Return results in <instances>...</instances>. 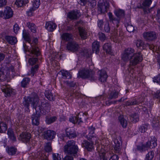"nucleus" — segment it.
I'll return each instance as SVG.
<instances>
[{
  "instance_id": "nucleus-1",
  "label": "nucleus",
  "mask_w": 160,
  "mask_h": 160,
  "mask_svg": "<svg viewBox=\"0 0 160 160\" xmlns=\"http://www.w3.org/2000/svg\"><path fill=\"white\" fill-rule=\"evenodd\" d=\"M122 59L127 62L130 60L129 65L131 66H135L143 60L141 52L135 53L134 50L132 48H128L124 50Z\"/></svg>"
},
{
  "instance_id": "nucleus-2",
  "label": "nucleus",
  "mask_w": 160,
  "mask_h": 160,
  "mask_svg": "<svg viewBox=\"0 0 160 160\" xmlns=\"http://www.w3.org/2000/svg\"><path fill=\"white\" fill-rule=\"evenodd\" d=\"M78 151V147L74 141H68L64 147L65 152L72 156L75 157Z\"/></svg>"
},
{
  "instance_id": "nucleus-3",
  "label": "nucleus",
  "mask_w": 160,
  "mask_h": 160,
  "mask_svg": "<svg viewBox=\"0 0 160 160\" xmlns=\"http://www.w3.org/2000/svg\"><path fill=\"white\" fill-rule=\"evenodd\" d=\"M99 155V160H108L109 157L110 158L109 160H118V157L117 155L114 154L112 150L106 151L105 149H102L98 151Z\"/></svg>"
},
{
  "instance_id": "nucleus-4",
  "label": "nucleus",
  "mask_w": 160,
  "mask_h": 160,
  "mask_svg": "<svg viewBox=\"0 0 160 160\" xmlns=\"http://www.w3.org/2000/svg\"><path fill=\"white\" fill-rule=\"evenodd\" d=\"M32 97H28L26 98H25L23 104L24 106L28 108L30 104H31L33 108L36 109V106L39 101V98L37 94L35 92L32 93Z\"/></svg>"
},
{
  "instance_id": "nucleus-5",
  "label": "nucleus",
  "mask_w": 160,
  "mask_h": 160,
  "mask_svg": "<svg viewBox=\"0 0 160 160\" xmlns=\"http://www.w3.org/2000/svg\"><path fill=\"white\" fill-rule=\"evenodd\" d=\"M95 73V72L93 70L83 68L79 71L78 77L83 78H88L91 81H94L96 79L94 76Z\"/></svg>"
},
{
  "instance_id": "nucleus-6",
  "label": "nucleus",
  "mask_w": 160,
  "mask_h": 160,
  "mask_svg": "<svg viewBox=\"0 0 160 160\" xmlns=\"http://www.w3.org/2000/svg\"><path fill=\"white\" fill-rule=\"evenodd\" d=\"M37 39H35L31 43V47L29 50V56L31 57H38L40 56L41 54L39 48L38 47L37 44L38 43Z\"/></svg>"
},
{
  "instance_id": "nucleus-7",
  "label": "nucleus",
  "mask_w": 160,
  "mask_h": 160,
  "mask_svg": "<svg viewBox=\"0 0 160 160\" xmlns=\"http://www.w3.org/2000/svg\"><path fill=\"white\" fill-rule=\"evenodd\" d=\"M157 146L156 141H148L146 145L142 144L141 146H137L138 149L140 152H144L148 150V147L153 148Z\"/></svg>"
},
{
  "instance_id": "nucleus-8",
  "label": "nucleus",
  "mask_w": 160,
  "mask_h": 160,
  "mask_svg": "<svg viewBox=\"0 0 160 160\" xmlns=\"http://www.w3.org/2000/svg\"><path fill=\"white\" fill-rule=\"evenodd\" d=\"M109 7V3L106 0H100L98 2V9L101 13L107 12Z\"/></svg>"
},
{
  "instance_id": "nucleus-9",
  "label": "nucleus",
  "mask_w": 160,
  "mask_h": 160,
  "mask_svg": "<svg viewBox=\"0 0 160 160\" xmlns=\"http://www.w3.org/2000/svg\"><path fill=\"white\" fill-rule=\"evenodd\" d=\"M144 38L146 41H152L157 38L156 33L154 31L145 32L143 34Z\"/></svg>"
},
{
  "instance_id": "nucleus-10",
  "label": "nucleus",
  "mask_w": 160,
  "mask_h": 160,
  "mask_svg": "<svg viewBox=\"0 0 160 160\" xmlns=\"http://www.w3.org/2000/svg\"><path fill=\"white\" fill-rule=\"evenodd\" d=\"M67 49L72 52H75L78 50L79 48L78 44L74 41L69 42L67 45Z\"/></svg>"
},
{
  "instance_id": "nucleus-11",
  "label": "nucleus",
  "mask_w": 160,
  "mask_h": 160,
  "mask_svg": "<svg viewBox=\"0 0 160 160\" xmlns=\"http://www.w3.org/2000/svg\"><path fill=\"white\" fill-rule=\"evenodd\" d=\"M67 17L71 20H76L80 17V14L78 10H72L68 12Z\"/></svg>"
},
{
  "instance_id": "nucleus-12",
  "label": "nucleus",
  "mask_w": 160,
  "mask_h": 160,
  "mask_svg": "<svg viewBox=\"0 0 160 160\" xmlns=\"http://www.w3.org/2000/svg\"><path fill=\"white\" fill-rule=\"evenodd\" d=\"M7 80V82L10 80L9 73L5 70L0 71V81L3 82Z\"/></svg>"
},
{
  "instance_id": "nucleus-13",
  "label": "nucleus",
  "mask_w": 160,
  "mask_h": 160,
  "mask_svg": "<svg viewBox=\"0 0 160 160\" xmlns=\"http://www.w3.org/2000/svg\"><path fill=\"white\" fill-rule=\"evenodd\" d=\"M142 101L141 98H133L131 100H128L125 102V105L127 106L138 105Z\"/></svg>"
},
{
  "instance_id": "nucleus-14",
  "label": "nucleus",
  "mask_w": 160,
  "mask_h": 160,
  "mask_svg": "<svg viewBox=\"0 0 160 160\" xmlns=\"http://www.w3.org/2000/svg\"><path fill=\"white\" fill-rule=\"evenodd\" d=\"M99 75V80L101 82H104L106 81L108 76L106 71L104 70H101L98 72Z\"/></svg>"
},
{
  "instance_id": "nucleus-15",
  "label": "nucleus",
  "mask_w": 160,
  "mask_h": 160,
  "mask_svg": "<svg viewBox=\"0 0 160 160\" xmlns=\"http://www.w3.org/2000/svg\"><path fill=\"white\" fill-rule=\"evenodd\" d=\"M66 136L69 139L74 138L77 137V135L73 128H68L66 129Z\"/></svg>"
},
{
  "instance_id": "nucleus-16",
  "label": "nucleus",
  "mask_w": 160,
  "mask_h": 160,
  "mask_svg": "<svg viewBox=\"0 0 160 160\" xmlns=\"http://www.w3.org/2000/svg\"><path fill=\"white\" fill-rule=\"evenodd\" d=\"M4 11V18L5 19H9L12 17L13 14V11L10 7H6Z\"/></svg>"
},
{
  "instance_id": "nucleus-17",
  "label": "nucleus",
  "mask_w": 160,
  "mask_h": 160,
  "mask_svg": "<svg viewBox=\"0 0 160 160\" xmlns=\"http://www.w3.org/2000/svg\"><path fill=\"white\" fill-rule=\"evenodd\" d=\"M108 14L109 17L110 22H112L118 28V23H119L120 20V19L119 18H116L114 17L112 13L111 12L108 13Z\"/></svg>"
},
{
  "instance_id": "nucleus-18",
  "label": "nucleus",
  "mask_w": 160,
  "mask_h": 160,
  "mask_svg": "<svg viewBox=\"0 0 160 160\" xmlns=\"http://www.w3.org/2000/svg\"><path fill=\"white\" fill-rule=\"evenodd\" d=\"M1 89L2 91L4 93L6 97L10 96L12 92V88L9 85L3 86Z\"/></svg>"
},
{
  "instance_id": "nucleus-19",
  "label": "nucleus",
  "mask_w": 160,
  "mask_h": 160,
  "mask_svg": "<svg viewBox=\"0 0 160 160\" xmlns=\"http://www.w3.org/2000/svg\"><path fill=\"white\" fill-rule=\"evenodd\" d=\"M56 135V132L53 131L48 130L45 134L44 138L48 140H52L54 138Z\"/></svg>"
},
{
  "instance_id": "nucleus-20",
  "label": "nucleus",
  "mask_w": 160,
  "mask_h": 160,
  "mask_svg": "<svg viewBox=\"0 0 160 160\" xmlns=\"http://www.w3.org/2000/svg\"><path fill=\"white\" fill-rule=\"evenodd\" d=\"M118 95L119 92L115 90H113L109 91L107 97L109 99H114L118 98Z\"/></svg>"
},
{
  "instance_id": "nucleus-21",
  "label": "nucleus",
  "mask_w": 160,
  "mask_h": 160,
  "mask_svg": "<svg viewBox=\"0 0 160 160\" xmlns=\"http://www.w3.org/2000/svg\"><path fill=\"white\" fill-rule=\"evenodd\" d=\"M57 27V25L53 22H47L46 24V28L49 32H52Z\"/></svg>"
},
{
  "instance_id": "nucleus-22",
  "label": "nucleus",
  "mask_w": 160,
  "mask_h": 160,
  "mask_svg": "<svg viewBox=\"0 0 160 160\" xmlns=\"http://www.w3.org/2000/svg\"><path fill=\"white\" fill-rule=\"evenodd\" d=\"M88 113L87 112L83 113L80 112L78 115V118L79 120V124L83 122V120L86 121L88 119Z\"/></svg>"
},
{
  "instance_id": "nucleus-23",
  "label": "nucleus",
  "mask_w": 160,
  "mask_h": 160,
  "mask_svg": "<svg viewBox=\"0 0 160 160\" xmlns=\"http://www.w3.org/2000/svg\"><path fill=\"white\" fill-rule=\"evenodd\" d=\"M152 2V1L151 0H144L143 2V6L145 7H146L145 8H143V11L145 13H148L150 12L148 7H149Z\"/></svg>"
},
{
  "instance_id": "nucleus-24",
  "label": "nucleus",
  "mask_w": 160,
  "mask_h": 160,
  "mask_svg": "<svg viewBox=\"0 0 160 160\" xmlns=\"http://www.w3.org/2000/svg\"><path fill=\"white\" fill-rule=\"evenodd\" d=\"M5 38L9 43L12 45H14L17 42V38L12 36H7Z\"/></svg>"
},
{
  "instance_id": "nucleus-25",
  "label": "nucleus",
  "mask_w": 160,
  "mask_h": 160,
  "mask_svg": "<svg viewBox=\"0 0 160 160\" xmlns=\"http://www.w3.org/2000/svg\"><path fill=\"white\" fill-rule=\"evenodd\" d=\"M26 26L31 32L34 33L36 32L37 27L34 23L30 22H28L26 23Z\"/></svg>"
},
{
  "instance_id": "nucleus-26",
  "label": "nucleus",
  "mask_w": 160,
  "mask_h": 160,
  "mask_svg": "<svg viewBox=\"0 0 160 160\" xmlns=\"http://www.w3.org/2000/svg\"><path fill=\"white\" fill-rule=\"evenodd\" d=\"M82 144L83 146L88 151H91L93 148V143L92 141H84Z\"/></svg>"
},
{
  "instance_id": "nucleus-27",
  "label": "nucleus",
  "mask_w": 160,
  "mask_h": 160,
  "mask_svg": "<svg viewBox=\"0 0 160 160\" xmlns=\"http://www.w3.org/2000/svg\"><path fill=\"white\" fill-rule=\"evenodd\" d=\"M31 138V135L27 132H22L19 135V139L25 140H30Z\"/></svg>"
},
{
  "instance_id": "nucleus-28",
  "label": "nucleus",
  "mask_w": 160,
  "mask_h": 160,
  "mask_svg": "<svg viewBox=\"0 0 160 160\" xmlns=\"http://www.w3.org/2000/svg\"><path fill=\"white\" fill-rule=\"evenodd\" d=\"M115 144L114 152L116 153H119L121 151V141H114Z\"/></svg>"
},
{
  "instance_id": "nucleus-29",
  "label": "nucleus",
  "mask_w": 160,
  "mask_h": 160,
  "mask_svg": "<svg viewBox=\"0 0 160 160\" xmlns=\"http://www.w3.org/2000/svg\"><path fill=\"white\" fill-rule=\"evenodd\" d=\"M92 50L93 51H95L96 54H98L99 51V42L96 41L93 42L92 45Z\"/></svg>"
},
{
  "instance_id": "nucleus-30",
  "label": "nucleus",
  "mask_w": 160,
  "mask_h": 160,
  "mask_svg": "<svg viewBox=\"0 0 160 160\" xmlns=\"http://www.w3.org/2000/svg\"><path fill=\"white\" fill-rule=\"evenodd\" d=\"M80 36L81 38L83 39H85L87 38V33L85 30L80 27L78 28Z\"/></svg>"
},
{
  "instance_id": "nucleus-31",
  "label": "nucleus",
  "mask_w": 160,
  "mask_h": 160,
  "mask_svg": "<svg viewBox=\"0 0 160 160\" xmlns=\"http://www.w3.org/2000/svg\"><path fill=\"white\" fill-rule=\"evenodd\" d=\"M17 148L13 147H8L6 149L7 152L8 154L11 155H13L15 154L17 152Z\"/></svg>"
},
{
  "instance_id": "nucleus-32",
  "label": "nucleus",
  "mask_w": 160,
  "mask_h": 160,
  "mask_svg": "<svg viewBox=\"0 0 160 160\" xmlns=\"http://www.w3.org/2000/svg\"><path fill=\"white\" fill-rule=\"evenodd\" d=\"M62 40L65 41H68L72 39V36L68 33H64L61 36Z\"/></svg>"
},
{
  "instance_id": "nucleus-33",
  "label": "nucleus",
  "mask_w": 160,
  "mask_h": 160,
  "mask_svg": "<svg viewBox=\"0 0 160 160\" xmlns=\"http://www.w3.org/2000/svg\"><path fill=\"white\" fill-rule=\"evenodd\" d=\"M88 129L90 131L89 134L86 136V138L88 140L90 139H92V138H93V136L91 135L93 134L94 132L95 128L93 127V126H91L90 127L88 128Z\"/></svg>"
},
{
  "instance_id": "nucleus-34",
  "label": "nucleus",
  "mask_w": 160,
  "mask_h": 160,
  "mask_svg": "<svg viewBox=\"0 0 160 160\" xmlns=\"http://www.w3.org/2000/svg\"><path fill=\"white\" fill-rule=\"evenodd\" d=\"M28 2V0H16L15 4L18 7H21L25 5Z\"/></svg>"
},
{
  "instance_id": "nucleus-35",
  "label": "nucleus",
  "mask_w": 160,
  "mask_h": 160,
  "mask_svg": "<svg viewBox=\"0 0 160 160\" xmlns=\"http://www.w3.org/2000/svg\"><path fill=\"white\" fill-rule=\"evenodd\" d=\"M32 123L33 125L38 126L39 124V118L37 115L33 114L32 117Z\"/></svg>"
},
{
  "instance_id": "nucleus-36",
  "label": "nucleus",
  "mask_w": 160,
  "mask_h": 160,
  "mask_svg": "<svg viewBox=\"0 0 160 160\" xmlns=\"http://www.w3.org/2000/svg\"><path fill=\"white\" fill-rule=\"evenodd\" d=\"M130 119L131 122L133 123L138 122L139 120L138 114L136 113H134L130 115Z\"/></svg>"
},
{
  "instance_id": "nucleus-37",
  "label": "nucleus",
  "mask_w": 160,
  "mask_h": 160,
  "mask_svg": "<svg viewBox=\"0 0 160 160\" xmlns=\"http://www.w3.org/2000/svg\"><path fill=\"white\" fill-rule=\"evenodd\" d=\"M45 95L47 98L50 101H53L55 99L54 96L52 94L51 92L49 90L45 92Z\"/></svg>"
},
{
  "instance_id": "nucleus-38",
  "label": "nucleus",
  "mask_w": 160,
  "mask_h": 160,
  "mask_svg": "<svg viewBox=\"0 0 160 160\" xmlns=\"http://www.w3.org/2000/svg\"><path fill=\"white\" fill-rule=\"evenodd\" d=\"M114 13L115 15L119 18L123 17L125 15L124 11L121 9L116 11Z\"/></svg>"
},
{
  "instance_id": "nucleus-39",
  "label": "nucleus",
  "mask_w": 160,
  "mask_h": 160,
  "mask_svg": "<svg viewBox=\"0 0 160 160\" xmlns=\"http://www.w3.org/2000/svg\"><path fill=\"white\" fill-rule=\"evenodd\" d=\"M30 79L28 78H25L21 82V86L23 88L26 87L30 82Z\"/></svg>"
},
{
  "instance_id": "nucleus-40",
  "label": "nucleus",
  "mask_w": 160,
  "mask_h": 160,
  "mask_svg": "<svg viewBox=\"0 0 160 160\" xmlns=\"http://www.w3.org/2000/svg\"><path fill=\"white\" fill-rule=\"evenodd\" d=\"M23 37L26 41L30 43L31 40L29 33L25 30H23Z\"/></svg>"
},
{
  "instance_id": "nucleus-41",
  "label": "nucleus",
  "mask_w": 160,
  "mask_h": 160,
  "mask_svg": "<svg viewBox=\"0 0 160 160\" xmlns=\"http://www.w3.org/2000/svg\"><path fill=\"white\" fill-rule=\"evenodd\" d=\"M62 74L64 78L70 79L72 77V75L70 73L67 71H62Z\"/></svg>"
},
{
  "instance_id": "nucleus-42",
  "label": "nucleus",
  "mask_w": 160,
  "mask_h": 160,
  "mask_svg": "<svg viewBox=\"0 0 160 160\" xmlns=\"http://www.w3.org/2000/svg\"><path fill=\"white\" fill-rule=\"evenodd\" d=\"M103 50L107 53H109L111 52V47L110 43H108L105 44L103 47Z\"/></svg>"
},
{
  "instance_id": "nucleus-43",
  "label": "nucleus",
  "mask_w": 160,
  "mask_h": 160,
  "mask_svg": "<svg viewBox=\"0 0 160 160\" xmlns=\"http://www.w3.org/2000/svg\"><path fill=\"white\" fill-rule=\"evenodd\" d=\"M7 124L3 122H0V132H5L7 129Z\"/></svg>"
},
{
  "instance_id": "nucleus-44",
  "label": "nucleus",
  "mask_w": 160,
  "mask_h": 160,
  "mask_svg": "<svg viewBox=\"0 0 160 160\" xmlns=\"http://www.w3.org/2000/svg\"><path fill=\"white\" fill-rule=\"evenodd\" d=\"M7 134L9 138L12 140H15L16 138L14 135V132L12 130L8 129V131Z\"/></svg>"
},
{
  "instance_id": "nucleus-45",
  "label": "nucleus",
  "mask_w": 160,
  "mask_h": 160,
  "mask_svg": "<svg viewBox=\"0 0 160 160\" xmlns=\"http://www.w3.org/2000/svg\"><path fill=\"white\" fill-rule=\"evenodd\" d=\"M119 119L122 127L124 128H126L128 125L126 120L122 117H119Z\"/></svg>"
},
{
  "instance_id": "nucleus-46",
  "label": "nucleus",
  "mask_w": 160,
  "mask_h": 160,
  "mask_svg": "<svg viewBox=\"0 0 160 160\" xmlns=\"http://www.w3.org/2000/svg\"><path fill=\"white\" fill-rule=\"evenodd\" d=\"M152 125L153 128H160V121L158 119H154L152 121Z\"/></svg>"
},
{
  "instance_id": "nucleus-47",
  "label": "nucleus",
  "mask_w": 160,
  "mask_h": 160,
  "mask_svg": "<svg viewBox=\"0 0 160 160\" xmlns=\"http://www.w3.org/2000/svg\"><path fill=\"white\" fill-rule=\"evenodd\" d=\"M57 119V118L55 116L48 118L46 119V122L47 124H50L55 121Z\"/></svg>"
},
{
  "instance_id": "nucleus-48",
  "label": "nucleus",
  "mask_w": 160,
  "mask_h": 160,
  "mask_svg": "<svg viewBox=\"0 0 160 160\" xmlns=\"http://www.w3.org/2000/svg\"><path fill=\"white\" fill-rule=\"evenodd\" d=\"M148 127V125L143 124L141 126L139 129V131L141 133H144L146 132Z\"/></svg>"
},
{
  "instance_id": "nucleus-49",
  "label": "nucleus",
  "mask_w": 160,
  "mask_h": 160,
  "mask_svg": "<svg viewBox=\"0 0 160 160\" xmlns=\"http://www.w3.org/2000/svg\"><path fill=\"white\" fill-rule=\"evenodd\" d=\"M154 157V152L152 151L149 152L146 155V160H152Z\"/></svg>"
},
{
  "instance_id": "nucleus-50",
  "label": "nucleus",
  "mask_w": 160,
  "mask_h": 160,
  "mask_svg": "<svg viewBox=\"0 0 160 160\" xmlns=\"http://www.w3.org/2000/svg\"><path fill=\"white\" fill-rule=\"evenodd\" d=\"M69 121L73 123H78L79 124V120L78 116L72 117L69 119Z\"/></svg>"
},
{
  "instance_id": "nucleus-51",
  "label": "nucleus",
  "mask_w": 160,
  "mask_h": 160,
  "mask_svg": "<svg viewBox=\"0 0 160 160\" xmlns=\"http://www.w3.org/2000/svg\"><path fill=\"white\" fill-rule=\"evenodd\" d=\"M38 65L37 64L31 68V73L32 75V76H33L36 71L38 70Z\"/></svg>"
},
{
  "instance_id": "nucleus-52",
  "label": "nucleus",
  "mask_w": 160,
  "mask_h": 160,
  "mask_svg": "<svg viewBox=\"0 0 160 160\" xmlns=\"http://www.w3.org/2000/svg\"><path fill=\"white\" fill-rule=\"evenodd\" d=\"M38 58H30L28 60V63L30 65H32L35 64L38 61Z\"/></svg>"
},
{
  "instance_id": "nucleus-53",
  "label": "nucleus",
  "mask_w": 160,
  "mask_h": 160,
  "mask_svg": "<svg viewBox=\"0 0 160 160\" xmlns=\"http://www.w3.org/2000/svg\"><path fill=\"white\" fill-rule=\"evenodd\" d=\"M42 105L43 108V109L47 112H49L50 110L51 106L49 103L46 102L45 105L42 103Z\"/></svg>"
},
{
  "instance_id": "nucleus-54",
  "label": "nucleus",
  "mask_w": 160,
  "mask_h": 160,
  "mask_svg": "<svg viewBox=\"0 0 160 160\" xmlns=\"http://www.w3.org/2000/svg\"><path fill=\"white\" fill-rule=\"evenodd\" d=\"M51 143L50 142L46 143L45 147V149L47 152H50L52 151V148L51 146Z\"/></svg>"
},
{
  "instance_id": "nucleus-55",
  "label": "nucleus",
  "mask_w": 160,
  "mask_h": 160,
  "mask_svg": "<svg viewBox=\"0 0 160 160\" xmlns=\"http://www.w3.org/2000/svg\"><path fill=\"white\" fill-rule=\"evenodd\" d=\"M40 3V0H35L33 3V7L32 8L36 9L39 7Z\"/></svg>"
},
{
  "instance_id": "nucleus-56",
  "label": "nucleus",
  "mask_w": 160,
  "mask_h": 160,
  "mask_svg": "<svg viewBox=\"0 0 160 160\" xmlns=\"http://www.w3.org/2000/svg\"><path fill=\"white\" fill-rule=\"evenodd\" d=\"M64 83L68 86L70 87H73L76 85V82H74V81H66L64 82Z\"/></svg>"
},
{
  "instance_id": "nucleus-57",
  "label": "nucleus",
  "mask_w": 160,
  "mask_h": 160,
  "mask_svg": "<svg viewBox=\"0 0 160 160\" xmlns=\"http://www.w3.org/2000/svg\"><path fill=\"white\" fill-rule=\"evenodd\" d=\"M98 37L99 39L102 41H104L106 38L105 34L102 32H99L98 33Z\"/></svg>"
},
{
  "instance_id": "nucleus-58",
  "label": "nucleus",
  "mask_w": 160,
  "mask_h": 160,
  "mask_svg": "<svg viewBox=\"0 0 160 160\" xmlns=\"http://www.w3.org/2000/svg\"><path fill=\"white\" fill-rule=\"evenodd\" d=\"M136 45L138 48L143 47L144 45V42L141 40H138L136 42Z\"/></svg>"
},
{
  "instance_id": "nucleus-59",
  "label": "nucleus",
  "mask_w": 160,
  "mask_h": 160,
  "mask_svg": "<svg viewBox=\"0 0 160 160\" xmlns=\"http://www.w3.org/2000/svg\"><path fill=\"white\" fill-rule=\"evenodd\" d=\"M88 5L92 7V8H94L96 5V0H89L88 1Z\"/></svg>"
},
{
  "instance_id": "nucleus-60",
  "label": "nucleus",
  "mask_w": 160,
  "mask_h": 160,
  "mask_svg": "<svg viewBox=\"0 0 160 160\" xmlns=\"http://www.w3.org/2000/svg\"><path fill=\"white\" fill-rule=\"evenodd\" d=\"M153 81L154 82H157L160 85V74L154 77L153 78Z\"/></svg>"
},
{
  "instance_id": "nucleus-61",
  "label": "nucleus",
  "mask_w": 160,
  "mask_h": 160,
  "mask_svg": "<svg viewBox=\"0 0 160 160\" xmlns=\"http://www.w3.org/2000/svg\"><path fill=\"white\" fill-rule=\"evenodd\" d=\"M53 160H61V156L58 153H53L52 154Z\"/></svg>"
},
{
  "instance_id": "nucleus-62",
  "label": "nucleus",
  "mask_w": 160,
  "mask_h": 160,
  "mask_svg": "<svg viewBox=\"0 0 160 160\" xmlns=\"http://www.w3.org/2000/svg\"><path fill=\"white\" fill-rule=\"evenodd\" d=\"M126 28L127 30L129 32H132L134 31V28L132 25H128L126 26Z\"/></svg>"
},
{
  "instance_id": "nucleus-63",
  "label": "nucleus",
  "mask_w": 160,
  "mask_h": 160,
  "mask_svg": "<svg viewBox=\"0 0 160 160\" xmlns=\"http://www.w3.org/2000/svg\"><path fill=\"white\" fill-rule=\"evenodd\" d=\"M104 29L105 31L107 32H109L110 31V28L108 23L107 22L104 25Z\"/></svg>"
},
{
  "instance_id": "nucleus-64",
  "label": "nucleus",
  "mask_w": 160,
  "mask_h": 160,
  "mask_svg": "<svg viewBox=\"0 0 160 160\" xmlns=\"http://www.w3.org/2000/svg\"><path fill=\"white\" fill-rule=\"evenodd\" d=\"M156 17L157 21L160 23V9L158 10L157 14L156 15Z\"/></svg>"
}]
</instances>
